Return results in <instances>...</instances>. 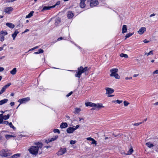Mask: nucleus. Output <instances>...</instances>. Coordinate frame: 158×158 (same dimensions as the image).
<instances>
[{
  "label": "nucleus",
  "instance_id": "nucleus-45",
  "mask_svg": "<svg viewBox=\"0 0 158 158\" xmlns=\"http://www.w3.org/2000/svg\"><path fill=\"white\" fill-rule=\"evenodd\" d=\"M76 141L75 140H72L70 141V143L71 144H73L76 143Z\"/></svg>",
  "mask_w": 158,
  "mask_h": 158
},
{
  "label": "nucleus",
  "instance_id": "nucleus-10",
  "mask_svg": "<svg viewBox=\"0 0 158 158\" xmlns=\"http://www.w3.org/2000/svg\"><path fill=\"white\" fill-rule=\"evenodd\" d=\"M105 89L106 91V94H110L113 93L114 92V90L111 88H106Z\"/></svg>",
  "mask_w": 158,
  "mask_h": 158
},
{
  "label": "nucleus",
  "instance_id": "nucleus-24",
  "mask_svg": "<svg viewBox=\"0 0 158 158\" xmlns=\"http://www.w3.org/2000/svg\"><path fill=\"white\" fill-rule=\"evenodd\" d=\"M17 72V69L15 68L10 71V73L13 75H15Z\"/></svg>",
  "mask_w": 158,
  "mask_h": 158
},
{
  "label": "nucleus",
  "instance_id": "nucleus-28",
  "mask_svg": "<svg viewBox=\"0 0 158 158\" xmlns=\"http://www.w3.org/2000/svg\"><path fill=\"white\" fill-rule=\"evenodd\" d=\"M146 145L149 148H151L154 146L153 144L151 143L150 142H148L146 143Z\"/></svg>",
  "mask_w": 158,
  "mask_h": 158
},
{
  "label": "nucleus",
  "instance_id": "nucleus-26",
  "mask_svg": "<svg viewBox=\"0 0 158 158\" xmlns=\"http://www.w3.org/2000/svg\"><path fill=\"white\" fill-rule=\"evenodd\" d=\"M81 111V109L79 108H75V110L74 111V113L75 114H77L79 113Z\"/></svg>",
  "mask_w": 158,
  "mask_h": 158
},
{
  "label": "nucleus",
  "instance_id": "nucleus-37",
  "mask_svg": "<svg viewBox=\"0 0 158 158\" xmlns=\"http://www.w3.org/2000/svg\"><path fill=\"white\" fill-rule=\"evenodd\" d=\"M120 56L121 57H124L125 58H127L128 57V56L127 54H123V53H121L120 54Z\"/></svg>",
  "mask_w": 158,
  "mask_h": 158
},
{
  "label": "nucleus",
  "instance_id": "nucleus-16",
  "mask_svg": "<svg viewBox=\"0 0 158 158\" xmlns=\"http://www.w3.org/2000/svg\"><path fill=\"white\" fill-rule=\"evenodd\" d=\"M55 7V6H45L44 7L43 9L41 11H44L45 10H50L51 8H54Z\"/></svg>",
  "mask_w": 158,
  "mask_h": 158
},
{
  "label": "nucleus",
  "instance_id": "nucleus-61",
  "mask_svg": "<svg viewBox=\"0 0 158 158\" xmlns=\"http://www.w3.org/2000/svg\"><path fill=\"white\" fill-rule=\"evenodd\" d=\"M5 57V56H2L1 57H0V60H1V59H3V58H4Z\"/></svg>",
  "mask_w": 158,
  "mask_h": 158
},
{
  "label": "nucleus",
  "instance_id": "nucleus-1",
  "mask_svg": "<svg viewBox=\"0 0 158 158\" xmlns=\"http://www.w3.org/2000/svg\"><path fill=\"white\" fill-rule=\"evenodd\" d=\"M43 146V144L41 143H35L34 145L29 147L28 151L30 154L33 156H36L39 152H40V154H41V152H40V150H42Z\"/></svg>",
  "mask_w": 158,
  "mask_h": 158
},
{
  "label": "nucleus",
  "instance_id": "nucleus-17",
  "mask_svg": "<svg viewBox=\"0 0 158 158\" xmlns=\"http://www.w3.org/2000/svg\"><path fill=\"white\" fill-rule=\"evenodd\" d=\"M74 16L73 14L71 11H69L67 13V16L69 19L72 18Z\"/></svg>",
  "mask_w": 158,
  "mask_h": 158
},
{
  "label": "nucleus",
  "instance_id": "nucleus-2",
  "mask_svg": "<svg viewBox=\"0 0 158 158\" xmlns=\"http://www.w3.org/2000/svg\"><path fill=\"white\" fill-rule=\"evenodd\" d=\"M88 71L87 67H85L83 68V67L81 66L78 68L77 72L75 74V76L78 78H80L81 75L83 73H86Z\"/></svg>",
  "mask_w": 158,
  "mask_h": 158
},
{
  "label": "nucleus",
  "instance_id": "nucleus-30",
  "mask_svg": "<svg viewBox=\"0 0 158 158\" xmlns=\"http://www.w3.org/2000/svg\"><path fill=\"white\" fill-rule=\"evenodd\" d=\"M34 13V11H32L31 12L27 15L26 16V18H31L32 15Z\"/></svg>",
  "mask_w": 158,
  "mask_h": 158
},
{
  "label": "nucleus",
  "instance_id": "nucleus-6",
  "mask_svg": "<svg viewBox=\"0 0 158 158\" xmlns=\"http://www.w3.org/2000/svg\"><path fill=\"white\" fill-rule=\"evenodd\" d=\"M66 152V148H61L56 153L58 156L62 155L64 154Z\"/></svg>",
  "mask_w": 158,
  "mask_h": 158
},
{
  "label": "nucleus",
  "instance_id": "nucleus-18",
  "mask_svg": "<svg viewBox=\"0 0 158 158\" xmlns=\"http://www.w3.org/2000/svg\"><path fill=\"white\" fill-rule=\"evenodd\" d=\"M68 126V124L66 123H62L60 125V127L61 128H65Z\"/></svg>",
  "mask_w": 158,
  "mask_h": 158
},
{
  "label": "nucleus",
  "instance_id": "nucleus-46",
  "mask_svg": "<svg viewBox=\"0 0 158 158\" xmlns=\"http://www.w3.org/2000/svg\"><path fill=\"white\" fill-rule=\"evenodd\" d=\"M72 94L73 92L72 91H71L66 95V97H68L70 96Z\"/></svg>",
  "mask_w": 158,
  "mask_h": 158
},
{
  "label": "nucleus",
  "instance_id": "nucleus-52",
  "mask_svg": "<svg viewBox=\"0 0 158 158\" xmlns=\"http://www.w3.org/2000/svg\"><path fill=\"white\" fill-rule=\"evenodd\" d=\"M10 104L11 106H12L15 105V103L14 102H11L10 103Z\"/></svg>",
  "mask_w": 158,
  "mask_h": 158
},
{
  "label": "nucleus",
  "instance_id": "nucleus-62",
  "mask_svg": "<svg viewBox=\"0 0 158 158\" xmlns=\"http://www.w3.org/2000/svg\"><path fill=\"white\" fill-rule=\"evenodd\" d=\"M139 74H134L133 75V77H137V76H138Z\"/></svg>",
  "mask_w": 158,
  "mask_h": 158
},
{
  "label": "nucleus",
  "instance_id": "nucleus-4",
  "mask_svg": "<svg viewBox=\"0 0 158 158\" xmlns=\"http://www.w3.org/2000/svg\"><path fill=\"white\" fill-rule=\"evenodd\" d=\"M7 34V32L5 30H2L0 31V41H3L4 40V36Z\"/></svg>",
  "mask_w": 158,
  "mask_h": 158
},
{
  "label": "nucleus",
  "instance_id": "nucleus-48",
  "mask_svg": "<svg viewBox=\"0 0 158 158\" xmlns=\"http://www.w3.org/2000/svg\"><path fill=\"white\" fill-rule=\"evenodd\" d=\"M86 139L88 140H91L92 141V140H93V138H92L90 137H89L86 138Z\"/></svg>",
  "mask_w": 158,
  "mask_h": 158
},
{
  "label": "nucleus",
  "instance_id": "nucleus-49",
  "mask_svg": "<svg viewBox=\"0 0 158 158\" xmlns=\"http://www.w3.org/2000/svg\"><path fill=\"white\" fill-rule=\"evenodd\" d=\"M153 73L154 74H158V70H156L155 71H154L153 72Z\"/></svg>",
  "mask_w": 158,
  "mask_h": 158
},
{
  "label": "nucleus",
  "instance_id": "nucleus-13",
  "mask_svg": "<svg viewBox=\"0 0 158 158\" xmlns=\"http://www.w3.org/2000/svg\"><path fill=\"white\" fill-rule=\"evenodd\" d=\"M86 0H80V6L81 8H84L85 6V2Z\"/></svg>",
  "mask_w": 158,
  "mask_h": 158
},
{
  "label": "nucleus",
  "instance_id": "nucleus-40",
  "mask_svg": "<svg viewBox=\"0 0 158 158\" xmlns=\"http://www.w3.org/2000/svg\"><path fill=\"white\" fill-rule=\"evenodd\" d=\"M10 115L9 114H8L7 115H5L3 116L4 119L7 120L8 119L10 118Z\"/></svg>",
  "mask_w": 158,
  "mask_h": 158
},
{
  "label": "nucleus",
  "instance_id": "nucleus-36",
  "mask_svg": "<svg viewBox=\"0 0 158 158\" xmlns=\"http://www.w3.org/2000/svg\"><path fill=\"white\" fill-rule=\"evenodd\" d=\"M20 155L19 153H17L14 155L12 156V158H17L20 156Z\"/></svg>",
  "mask_w": 158,
  "mask_h": 158
},
{
  "label": "nucleus",
  "instance_id": "nucleus-9",
  "mask_svg": "<svg viewBox=\"0 0 158 158\" xmlns=\"http://www.w3.org/2000/svg\"><path fill=\"white\" fill-rule=\"evenodd\" d=\"M98 3V0H91L90 5L91 7L95 6L97 5Z\"/></svg>",
  "mask_w": 158,
  "mask_h": 158
},
{
  "label": "nucleus",
  "instance_id": "nucleus-50",
  "mask_svg": "<svg viewBox=\"0 0 158 158\" xmlns=\"http://www.w3.org/2000/svg\"><path fill=\"white\" fill-rule=\"evenodd\" d=\"M63 39H64V38H63L62 37H60L58 38L57 39V40L58 41H60V40H62Z\"/></svg>",
  "mask_w": 158,
  "mask_h": 158
},
{
  "label": "nucleus",
  "instance_id": "nucleus-8",
  "mask_svg": "<svg viewBox=\"0 0 158 158\" xmlns=\"http://www.w3.org/2000/svg\"><path fill=\"white\" fill-rule=\"evenodd\" d=\"M0 155L1 156L4 157H6L10 155L7 151H6L5 150H2L0 151Z\"/></svg>",
  "mask_w": 158,
  "mask_h": 158
},
{
  "label": "nucleus",
  "instance_id": "nucleus-60",
  "mask_svg": "<svg viewBox=\"0 0 158 158\" xmlns=\"http://www.w3.org/2000/svg\"><path fill=\"white\" fill-rule=\"evenodd\" d=\"M153 105H155V106L158 105V102H156V103H154L153 104Z\"/></svg>",
  "mask_w": 158,
  "mask_h": 158
},
{
  "label": "nucleus",
  "instance_id": "nucleus-53",
  "mask_svg": "<svg viewBox=\"0 0 158 158\" xmlns=\"http://www.w3.org/2000/svg\"><path fill=\"white\" fill-rule=\"evenodd\" d=\"M143 42L144 43H147L149 42V41L147 40H143Z\"/></svg>",
  "mask_w": 158,
  "mask_h": 158
},
{
  "label": "nucleus",
  "instance_id": "nucleus-22",
  "mask_svg": "<svg viewBox=\"0 0 158 158\" xmlns=\"http://www.w3.org/2000/svg\"><path fill=\"white\" fill-rule=\"evenodd\" d=\"M60 22V19L59 18H57L55 20V25H57Z\"/></svg>",
  "mask_w": 158,
  "mask_h": 158
},
{
  "label": "nucleus",
  "instance_id": "nucleus-58",
  "mask_svg": "<svg viewBox=\"0 0 158 158\" xmlns=\"http://www.w3.org/2000/svg\"><path fill=\"white\" fill-rule=\"evenodd\" d=\"M155 14L154 13L150 15V17H151L152 16H155Z\"/></svg>",
  "mask_w": 158,
  "mask_h": 158
},
{
  "label": "nucleus",
  "instance_id": "nucleus-27",
  "mask_svg": "<svg viewBox=\"0 0 158 158\" xmlns=\"http://www.w3.org/2000/svg\"><path fill=\"white\" fill-rule=\"evenodd\" d=\"M127 31V26L126 25H123L122 28V33H124Z\"/></svg>",
  "mask_w": 158,
  "mask_h": 158
},
{
  "label": "nucleus",
  "instance_id": "nucleus-42",
  "mask_svg": "<svg viewBox=\"0 0 158 158\" xmlns=\"http://www.w3.org/2000/svg\"><path fill=\"white\" fill-rule=\"evenodd\" d=\"M9 123L8 122V121H3L2 123L4 124L8 125Z\"/></svg>",
  "mask_w": 158,
  "mask_h": 158
},
{
  "label": "nucleus",
  "instance_id": "nucleus-44",
  "mask_svg": "<svg viewBox=\"0 0 158 158\" xmlns=\"http://www.w3.org/2000/svg\"><path fill=\"white\" fill-rule=\"evenodd\" d=\"M124 106H127L129 104V103H128L126 101H124L123 102Z\"/></svg>",
  "mask_w": 158,
  "mask_h": 158
},
{
  "label": "nucleus",
  "instance_id": "nucleus-31",
  "mask_svg": "<svg viewBox=\"0 0 158 158\" xmlns=\"http://www.w3.org/2000/svg\"><path fill=\"white\" fill-rule=\"evenodd\" d=\"M3 115L2 114H0V124H1L3 122Z\"/></svg>",
  "mask_w": 158,
  "mask_h": 158
},
{
  "label": "nucleus",
  "instance_id": "nucleus-33",
  "mask_svg": "<svg viewBox=\"0 0 158 158\" xmlns=\"http://www.w3.org/2000/svg\"><path fill=\"white\" fill-rule=\"evenodd\" d=\"M15 136L14 135H5V137L7 139H9L10 138V137H15Z\"/></svg>",
  "mask_w": 158,
  "mask_h": 158
},
{
  "label": "nucleus",
  "instance_id": "nucleus-39",
  "mask_svg": "<svg viewBox=\"0 0 158 158\" xmlns=\"http://www.w3.org/2000/svg\"><path fill=\"white\" fill-rule=\"evenodd\" d=\"M133 150L132 148H131L128 151L126 155H130L133 152Z\"/></svg>",
  "mask_w": 158,
  "mask_h": 158
},
{
  "label": "nucleus",
  "instance_id": "nucleus-64",
  "mask_svg": "<svg viewBox=\"0 0 158 158\" xmlns=\"http://www.w3.org/2000/svg\"><path fill=\"white\" fill-rule=\"evenodd\" d=\"M34 48H35V49H37V48H39V46H36L34 47Z\"/></svg>",
  "mask_w": 158,
  "mask_h": 158
},
{
  "label": "nucleus",
  "instance_id": "nucleus-29",
  "mask_svg": "<svg viewBox=\"0 0 158 158\" xmlns=\"http://www.w3.org/2000/svg\"><path fill=\"white\" fill-rule=\"evenodd\" d=\"M44 52V50L41 49H40L38 52H35L34 53L35 54H38L40 53H43Z\"/></svg>",
  "mask_w": 158,
  "mask_h": 158
},
{
  "label": "nucleus",
  "instance_id": "nucleus-25",
  "mask_svg": "<svg viewBox=\"0 0 158 158\" xmlns=\"http://www.w3.org/2000/svg\"><path fill=\"white\" fill-rule=\"evenodd\" d=\"M8 100L7 99H4L0 101V105H2L4 103H6Z\"/></svg>",
  "mask_w": 158,
  "mask_h": 158
},
{
  "label": "nucleus",
  "instance_id": "nucleus-47",
  "mask_svg": "<svg viewBox=\"0 0 158 158\" xmlns=\"http://www.w3.org/2000/svg\"><path fill=\"white\" fill-rule=\"evenodd\" d=\"M80 127V126L78 125H77L76 126H73V127H74V129L75 130H76L78 128Z\"/></svg>",
  "mask_w": 158,
  "mask_h": 158
},
{
  "label": "nucleus",
  "instance_id": "nucleus-41",
  "mask_svg": "<svg viewBox=\"0 0 158 158\" xmlns=\"http://www.w3.org/2000/svg\"><path fill=\"white\" fill-rule=\"evenodd\" d=\"M92 141L91 143L92 144H95V145L97 144L96 141L94 139L92 140Z\"/></svg>",
  "mask_w": 158,
  "mask_h": 158
},
{
  "label": "nucleus",
  "instance_id": "nucleus-56",
  "mask_svg": "<svg viewBox=\"0 0 158 158\" xmlns=\"http://www.w3.org/2000/svg\"><path fill=\"white\" fill-rule=\"evenodd\" d=\"M29 31V29H26V30L24 31L22 33H26V32H27V31Z\"/></svg>",
  "mask_w": 158,
  "mask_h": 158
},
{
  "label": "nucleus",
  "instance_id": "nucleus-5",
  "mask_svg": "<svg viewBox=\"0 0 158 158\" xmlns=\"http://www.w3.org/2000/svg\"><path fill=\"white\" fill-rule=\"evenodd\" d=\"M30 100V98L28 97L26 98L20 99L18 100V102L20 103V104L25 103L29 101Z\"/></svg>",
  "mask_w": 158,
  "mask_h": 158
},
{
  "label": "nucleus",
  "instance_id": "nucleus-19",
  "mask_svg": "<svg viewBox=\"0 0 158 158\" xmlns=\"http://www.w3.org/2000/svg\"><path fill=\"white\" fill-rule=\"evenodd\" d=\"M94 103L91 102H88L85 103V105L86 106H89L92 107H94Z\"/></svg>",
  "mask_w": 158,
  "mask_h": 158
},
{
  "label": "nucleus",
  "instance_id": "nucleus-38",
  "mask_svg": "<svg viewBox=\"0 0 158 158\" xmlns=\"http://www.w3.org/2000/svg\"><path fill=\"white\" fill-rule=\"evenodd\" d=\"M153 51H151L149 52L148 53H147L146 52L145 53V55H147V56H148L150 55H153Z\"/></svg>",
  "mask_w": 158,
  "mask_h": 158
},
{
  "label": "nucleus",
  "instance_id": "nucleus-7",
  "mask_svg": "<svg viewBox=\"0 0 158 158\" xmlns=\"http://www.w3.org/2000/svg\"><path fill=\"white\" fill-rule=\"evenodd\" d=\"M13 10V9L12 7L7 6L4 8V11L6 13L10 14Z\"/></svg>",
  "mask_w": 158,
  "mask_h": 158
},
{
  "label": "nucleus",
  "instance_id": "nucleus-63",
  "mask_svg": "<svg viewBox=\"0 0 158 158\" xmlns=\"http://www.w3.org/2000/svg\"><path fill=\"white\" fill-rule=\"evenodd\" d=\"M3 50V47H0V51H2Z\"/></svg>",
  "mask_w": 158,
  "mask_h": 158
},
{
  "label": "nucleus",
  "instance_id": "nucleus-3",
  "mask_svg": "<svg viewBox=\"0 0 158 158\" xmlns=\"http://www.w3.org/2000/svg\"><path fill=\"white\" fill-rule=\"evenodd\" d=\"M118 69H113L110 70V72L111 73L110 74L111 77H114L117 79L120 78V77L117 73Z\"/></svg>",
  "mask_w": 158,
  "mask_h": 158
},
{
  "label": "nucleus",
  "instance_id": "nucleus-59",
  "mask_svg": "<svg viewBox=\"0 0 158 158\" xmlns=\"http://www.w3.org/2000/svg\"><path fill=\"white\" fill-rule=\"evenodd\" d=\"M34 49H35V48H31V49H30L28 52H29L30 51H31L33 50Z\"/></svg>",
  "mask_w": 158,
  "mask_h": 158
},
{
  "label": "nucleus",
  "instance_id": "nucleus-34",
  "mask_svg": "<svg viewBox=\"0 0 158 158\" xmlns=\"http://www.w3.org/2000/svg\"><path fill=\"white\" fill-rule=\"evenodd\" d=\"M134 33H129L127 34L126 36H125V39H126L127 38H128L130 37Z\"/></svg>",
  "mask_w": 158,
  "mask_h": 158
},
{
  "label": "nucleus",
  "instance_id": "nucleus-35",
  "mask_svg": "<svg viewBox=\"0 0 158 158\" xmlns=\"http://www.w3.org/2000/svg\"><path fill=\"white\" fill-rule=\"evenodd\" d=\"M123 101L122 100H117L115 101H113L112 102H114L115 103H118V104H120Z\"/></svg>",
  "mask_w": 158,
  "mask_h": 158
},
{
  "label": "nucleus",
  "instance_id": "nucleus-55",
  "mask_svg": "<svg viewBox=\"0 0 158 158\" xmlns=\"http://www.w3.org/2000/svg\"><path fill=\"white\" fill-rule=\"evenodd\" d=\"M4 70L3 67H0V72H2Z\"/></svg>",
  "mask_w": 158,
  "mask_h": 158
},
{
  "label": "nucleus",
  "instance_id": "nucleus-15",
  "mask_svg": "<svg viewBox=\"0 0 158 158\" xmlns=\"http://www.w3.org/2000/svg\"><path fill=\"white\" fill-rule=\"evenodd\" d=\"M75 131L74 127H69L66 130L67 132L68 133H72Z\"/></svg>",
  "mask_w": 158,
  "mask_h": 158
},
{
  "label": "nucleus",
  "instance_id": "nucleus-21",
  "mask_svg": "<svg viewBox=\"0 0 158 158\" xmlns=\"http://www.w3.org/2000/svg\"><path fill=\"white\" fill-rule=\"evenodd\" d=\"M57 137H58L57 136H55V137H54L53 138H51L50 139H49L48 140H47L46 141V142L47 143H48V142H51L52 141H53L55 140L57 138Z\"/></svg>",
  "mask_w": 158,
  "mask_h": 158
},
{
  "label": "nucleus",
  "instance_id": "nucleus-11",
  "mask_svg": "<svg viewBox=\"0 0 158 158\" xmlns=\"http://www.w3.org/2000/svg\"><path fill=\"white\" fill-rule=\"evenodd\" d=\"M94 107L99 110L101 108H104V107L102 105V103H98L96 104L94 103Z\"/></svg>",
  "mask_w": 158,
  "mask_h": 158
},
{
  "label": "nucleus",
  "instance_id": "nucleus-57",
  "mask_svg": "<svg viewBox=\"0 0 158 158\" xmlns=\"http://www.w3.org/2000/svg\"><path fill=\"white\" fill-rule=\"evenodd\" d=\"M132 77H125L126 80H128V79H132Z\"/></svg>",
  "mask_w": 158,
  "mask_h": 158
},
{
  "label": "nucleus",
  "instance_id": "nucleus-54",
  "mask_svg": "<svg viewBox=\"0 0 158 158\" xmlns=\"http://www.w3.org/2000/svg\"><path fill=\"white\" fill-rule=\"evenodd\" d=\"M132 125L135 126H138L139 125L138 123L132 124Z\"/></svg>",
  "mask_w": 158,
  "mask_h": 158
},
{
  "label": "nucleus",
  "instance_id": "nucleus-20",
  "mask_svg": "<svg viewBox=\"0 0 158 158\" xmlns=\"http://www.w3.org/2000/svg\"><path fill=\"white\" fill-rule=\"evenodd\" d=\"M6 25L11 28H13L15 27V25L11 23H6Z\"/></svg>",
  "mask_w": 158,
  "mask_h": 158
},
{
  "label": "nucleus",
  "instance_id": "nucleus-32",
  "mask_svg": "<svg viewBox=\"0 0 158 158\" xmlns=\"http://www.w3.org/2000/svg\"><path fill=\"white\" fill-rule=\"evenodd\" d=\"M11 128H12L14 130L16 129V128L13 125L11 122L9 123L8 125Z\"/></svg>",
  "mask_w": 158,
  "mask_h": 158
},
{
  "label": "nucleus",
  "instance_id": "nucleus-51",
  "mask_svg": "<svg viewBox=\"0 0 158 158\" xmlns=\"http://www.w3.org/2000/svg\"><path fill=\"white\" fill-rule=\"evenodd\" d=\"M60 4V1H59L57 2L56 3V4L55 5H54V6H55V7L56 6L59 5Z\"/></svg>",
  "mask_w": 158,
  "mask_h": 158
},
{
  "label": "nucleus",
  "instance_id": "nucleus-14",
  "mask_svg": "<svg viewBox=\"0 0 158 158\" xmlns=\"http://www.w3.org/2000/svg\"><path fill=\"white\" fill-rule=\"evenodd\" d=\"M11 85V83H9L7 85L4 86L1 90V92L2 93L4 92L7 88L9 87Z\"/></svg>",
  "mask_w": 158,
  "mask_h": 158
},
{
  "label": "nucleus",
  "instance_id": "nucleus-12",
  "mask_svg": "<svg viewBox=\"0 0 158 158\" xmlns=\"http://www.w3.org/2000/svg\"><path fill=\"white\" fill-rule=\"evenodd\" d=\"M146 29L145 27H142L138 31V32L139 34H143L146 31Z\"/></svg>",
  "mask_w": 158,
  "mask_h": 158
},
{
  "label": "nucleus",
  "instance_id": "nucleus-43",
  "mask_svg": "<svg viewBox=\"0 0 158 158\" xmlns=\"http://www.w3.org/2000/svg\"><path fill=\"white\" fill-rule=\"evenodd\" d=\"M55 133H58L59 134L60 133V131L58 129H55L53 131Z\"/></svg>",
  "mask_w": 158,
  "mask_h": 158
},
{
  "label": "nucleus",
  "instance_id": "nucleus-23",
  "mask_svg": "<svg viewBox=\"0 0 158 158\" xmlns=\"http://www.w3.org/2000/svg\"><path fill=\"white\" fill-rule=\"evenodd\" d=\"M19 33V32L17 30L15 31L14 33L12 34V36L14 40L15 38L16 37L17 35Z\"/></svg>",
  "mask_w": 158,
  "mask_h": 158
}]
</instances>
